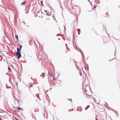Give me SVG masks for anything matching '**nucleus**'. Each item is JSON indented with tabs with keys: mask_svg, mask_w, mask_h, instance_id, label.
<instances>
[{
	"mask_svg": "<svg viewBox=\"0 0 120 120\" xmlns=\"http://www.w3.org/2000/svg\"><path fill=\"white\" fill-rule=\"evenodd\" d=\"M16 56L18 59H19L21 57L20 53H17L16 55Z\"/></svg>",
	"mask_w": 120,
	"mask_h": 120,
	"instance_id": "f257e3e1",
	"label": "nucleus"
},
{
	"mask_svg": "<svg viewBox=\"0 0 120 120\" xmlns=\"http://www.w3.org/2000/svg\"><path fill=\"white\" fill-rule=\"evenodd\" d=\"M22 47V46L21 45H20L19 47V48H17V50L18 52H20V51L21 50V49Z\"/></svg>",
	"mask_w": 120,
	"mask_h": 120,
	"instance_id": "f03ea898",
	"label": "nucleus"
},
{
	"mask_svg": "<svg viewBox=\"0 0 120 120\" xmlns=\"http://www.w3.org/2000/svg\"><path fill=\"white\" fill-rule=\"evenodd\" d=\"M45 12L46 13V14L48 16H50L51 14V12H48L47 10L45 11Z\"/></svg>",
	"mask_w": 120,
	"mask_h": 120,
	"instance_id": "7ed1b4c3",
	"label": "nucleus"
},
{
	"mask_svg": "<svg viewBox=\"0 0 120 120\" xmlns=\"http://www.w3.org/2000/svg\"><path fill=\"white\" fill-rule=\"evenodd\" d=\"M15 108L21 110H23V109H22L21 108H20L19 107H15Z\"/></svg>",
	"mask_w": 120,
	"mask_h": 120,
	"instance_id": "20e7f679",
	"label": "nucleus"
},
{
	"mask_svg": "<svg viewBox=\"0 0 120 120\" xmlns=\"http://www.w3.org/2000/svg\"><path fill=\"white\" fill-rule=\"evenodd\" d=\"M25 2H23L21 3V5H24L25 4Z\"/></svg>",
	"mask_w": 120,
	"mask_h": 120,
	"instance_id": "39448f33",
	"label": "nucleus"
},
{
	"mask_svg": "<svg viewBox=\"0 0 120 120\" xmlns=\"http://www.w3.org/2000/svg\"><path fill=\"white\" fill-rule=\"evenodd\" d=\"M77 30L78 31H79V33H78V34H79H79H80L79 31L80 30V29H77Z\"/></svg>",
	"mask_w": 120,
	"mask_h": 120,
	"instance_id": "423d86ee",
	"label": "nucleus"
},
{
	"mask_svg": "<svg viewBox=\"0 0 120 120\" xmlns=\"http://www.w3.org/2000/svg\"><path fill=\"white\" fill-rule=\"evenodd\" d=\"M15 38L18 39V36L17 35V36H15Z\"/></svg>",
	"mask_w": 120,
	"mask_h": 120,
	"instance_id": "0eeeda50",
	"label": "nucleus"
},
{
	"mask_svg": "<svg viewBox=\"0 0 120 120\" xmlns=\"http://www.w3.org/2000/svg\"><path fill=\"white\" fill-rule=\"evenodd\" d=\"M97 12H94V13H95V15H97Z\"/></svg>",
	"mask_w": 120,
	"mask_h": 120,
	"instance_id": "6e6552de",
	"label": "nucleus"
},
{
	"mask_svg": "<svg viewBox=\"0 0 120 120\" xmlns=\"http://www.w3.org/2000/svg\"><path fill=\"white\" fill-rule=\"evenodd\" d=\"M8 69L9 70H10V67H8Z\"/></svg>",
	"mask_w": 120,
	"mask_h": 120,
	"instance_id": "1a4fd4ad",
	"label": "nucleus"
},
{
	"mask_svg": "<svg viewBox=\"0 0 120 120\" xmlns=\"http://www.w3.org/2000/svg\"><path fill=\"white\" fill-rule=\"evenodd\" d=\"M89 107H90L89 106V105H87V108H89Z\"/></svg>",
	"mask_w": 120,
	"mask_h": 120,
	"instance_id": "9d476101",
	"label": "nucleus"
},
{
	"mask_svg": "<svg viewBox=\"0 0 120 120\" xmlns=\"http://www.w3.org/2000/svg\"><path fill=\"white\" fill-rule=\"evenodd\" d=\"M87 108H85V109L86 110L87 109Z\"/></svg>",
	"mask_w": 120,
	"mask_h": 120,
	"instance_id": "9b49d317",
	"label": "nucleus"
},
{
	"mask_svg": "<svg viewBox=\"0 0 120 120\" xmlns=\"http://www.w3.org/2000/svg\"><path fill=\"white\" fill-rule=\"evenodd\" d=\"M80 75L81 76L82 75V73H81V74L80 73Z\"/></svg>",
	"mask_w": 120,
	"mask_h": 120,
	"instance_id": "f8f14e48",
	"label": "nucleus"
},
{
	"mask_svg": "<svg viewBox=\"0 0 120 120\" xmlns=\"http://www.w3.org/2000/svg\"><path fill=\"white\" fill-rule=\"evenodd\" d=\"M87 90H86V92H87Z\"/></svg>",
	"mask_w": 120,
	"mask_h": 120,
	"instance_id": "ddd939ff",
	"label": "nucleus"
},
{
	"mask_svg": "<svg viewBox=\"0 0 120 120\" xmlns=\"http://www.w3.org/2000/svg\"><path fill=\"white\" fill-rule=\"evenodd\" d=\"M87 90H86V92H87Z\"/></svg>",
	"mask_w": 120,
	"mask_h": 120,
	"instance_id": "4468645a",
	"label": "nucleus"
},
{
	"mask_svg": "<svg viewBox=\"0 0 120 120\" xmlns=\"http://www.w3.org/2000/svg\"><path fill=\"white\" fill-rule=\"evenodd\" d=\"M87 90H86V92H87Z\"/></svg>",
	"mask_w": 120,
	"mask_h": 120,
	"instance_id": "2eb2a0df",
	"label": "nucleus"
},
{
	"mask_svg": "<svg viewBox=\"0 0 120 120\" xmlns=\"http://www.w3.org/2000/svg\"><path fill=\"white\" fill-rule=\"evenodd\" d=\"M53 16V17H54V16Z\"/></svg>",
	"mask_w": 120,
	"mask_h": 120,
	"instance_id": "dca6fc26",
	"label": "nucleus"
}]
</instances>
